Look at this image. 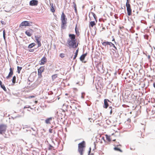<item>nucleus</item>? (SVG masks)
<instances>
[{
  "mask_svg": "<svg viewBox=\"0 0 155 155\" xmlns=\"http://www.w3.org/2000/svg\"><path fill=\"white\" fill-rule=\"evenodd\" d=\"M3 37L4 39L5 38V30H4L3 31Z\"/></svg>",
  "mask_w": 155,
  "mask_h": 155,
  "instance_id": "obj_31",
  "label": "nucleus"
},
{
  "mask_svg": "<svg viewBox=\"0 0 155 155\" xmlns=\"http://www.w3.org/2000/svg\"><path fill=\"white\" fill-rule=\"evenodd\" d=\"M101 113H100V114H96L95 117H94V118H95V119H96L98 118H99V119L100 120L101 119L102 117H101L100 116H100H101Z\"/></svg>",
  "mask_w": 155,
  "mask_h": 155,
  "instance_id": "obj_18",
  "label": "nucleus"
},
{
  "mask_svg": "<svg viewBox=\"0 0 155 155\" xmlns=\"http://www.w3.org/2000/svg\"><path fill=\"white\" fill-rule=\"evenodd\" d=\"M31 129L34 131L35 132V134H32V135H34V136H35L36 134V130L35 129H34V128H33L32 127H31Z\"/></svg>",
  "mask_w": 155,
  "mask_h": 155,
  "instance_id": "obj_33",
  "label": "nucleus"
},
{
  "mask_svg": "<svg viewBox=\"0 0 155 155\" xmlns=\"http://www.w3.org/2000/svg\"><path fill=\"white\" fill-rule=\"evenodd\" d=\"M95 25V23L94 21H91L90 22V25L92 27H93Z\"/></svg>",
  "mask_w": 155,
  "mask_h": 155,
  "instance_id": "obj_24",
  "label": "nucleus"
},
{
  "mask_svg": "<svg viewBox=\"0 0 155 155\" xmlns=\"http://www.w3.org/2000/svg\"><path fill=\"white\" fill-rule=\"evenodd\" d=\"M7 128V126L5 124H0V134L3 135L6 131Z\"/></svg>",
  "mask_w": 155,
  "mask_h": 155,
  "instance_id": "obj_3",
  "label": "nucleus"
},
{
  "mask_svg": "<svg viewBox=\"0 0 155 155\" xmlns=\"http://www.w3.org/2000/svg\"><path fill=\"white\" fill-rule=\"evenodd\" d=\"M29 107H30V106H28V105H26V106H25V107H24V109L27 108H29Z\"/></svg>",
  "mask_w": 155,
  "mask_h": 155,
  "instance_id": "obj_42",
  "label": "nucleus"
},
{
  "mask_svg": "<svg viewBox=\"0 0 155 155\" xmlns=\"http://www.w3.org/2000/svg\"><path fill=\"white\" fill-rule=\"evenodd\" d=\"M9 70L10 72L8 74L6 77L7 79H8L9 78L12 77L13 74V70L12 68L11 67H10Z\"/></svg>",
  "mask_w": 155,
  "mask_h": 155,
  "instance_id": "obj_10",
  "label": "nucleus"
},
{
  "mask_svg": "<svg viewBox=\"0 0 155 155\" xmlns=\"http://www.w3.org/2000/svg\"><path fill=\"white\" fill-rule=\"evenodd\" d=\"M35 97V96H31L30 97V98H34Z\"/></svg>",
  "mask_w": 155,
  "mask_h": 155,
  "instance_id": "obj_51",
  "label": "nucleus"
},
{
  "mask_svg": "<svg viewBox=\"0 0 155 155\" xmlns=\"http://www.w3.org/2000/svg\"><path fill=\"white\" fill-rule=\"evenodd\" d=\"M17 72L18 74H19L21 70V69L22 68V67H21L17 66Z\"/></svg>",
  "mask_w": 155,
  "mask_h": 155,
  "instance_id": "obj_23",
  "label": "nucleus"
},
{
  "mask_svg": "<svg viewBox=\"0 0 155 155\" xmlns=\"http://www.w3.org/2000/svg\"><path fill=\"white\" fill-rule=\"evenodd\" d=\"M35 45V43H32L30 44L28 46V48H31L34 47Z\"/></svg>",
  "mask_w": 155,
  "mask_h": 155,
  "instance_id": "obj_20",
  "label": "nucleus"
},
{
  "mask_svg": "<svg viewBox=\"0 0 155 155\" xmlns=\"http://www.w3.org/2000/svg\"><path fill=\"white\" fill-rule=\"evenodd\" d=\"M37 42L38 44V46L37 48L40 47L41 46V43L40 42V41H38Z\"/></svg>",
  "mask_w": 155,
  "mask_h": 155,
  "instance_id": "obj_32",
  "label": "nucleus"
},
{
  "mask_svg": "<svg viewBox=\"0 0 155 155\" xmlns=\"http://www.w3.org/2000/svg\"><path fill=\"white\" fill-rule=\"evenodd\" d=\"M74 8H77L76 5L75 4H74Z\"/></svg>",
  "mask_w": 155,
  "mask_h": 155,
  "instance_id": "obj_53",
  "label": "nucleus"
},
{
  "mask_svg": "<svg viewBox=\"0 0 155 155\" xmlns=\"http://www.w3.org/2000/svg\"><path fill=\"white\" fill-rule=\"evenodd\" d=\"M91 14L93 15V16L95 20L96 21V20H97V17H96V15L94 13V12H91Z\"/></svg>",
  "mask_w": 155,
  "mask_h": 155,
  "instance_id": "obj_30",
  "label": "nucleus"
},
{
  "mask_svg": "<svg viewBox=\"0 0 155 155\" xmlns=\"http://www.w3.org/2000/svg\"><path fill=\"white\" fill-rule=\"evenodd\" d=\"M28 51L29 52H33L34 51V49H29V50Z\"/></svg>",
  "mask_w": 155,
  "mask_h": 155,
  "instance_id": "obj_41",
  "label": "nucleus"
},
{
  "mask_svg": "<svg viewBox=\"0 0 155 155\" xmlns=\"http://www.w3.org/2000/svg\"><path fill=\"white\" fill-rule=\"evenodd\" d=\"M114 149L115 150L119 151L121 152H122V151L120 148H119L117 147H114Z\"/></svg>",
  "mask_w": 155,
  "mask_h": 155,
  "instance_id": "obj_26",
  "label": "nucleus"
},
{
  "mask_svg": "<svg viewBox=\"0 0 155 155\" xmlns=\"http://www.w3.org/2000/svg\"><path fill=\"white\" fill-rule=\"evenodd\" d=\"M114 109V108H113V109ZM112 112H113V109H111L110 110V114H111L112 113Z\"/></svg>",
  "mask_w": 155,
  "mask_h": 155,
  "instance_id": "obj_49",
  "label": "nucleus"
},
{
  "mask_svg": "<svg viewBox=\"0 0 155 155\" xmlns=\"http://www.w3.org/2000/svg\"><path fill=\"white\" fill-rule=\"evenodd\" d=\"M87 55V53H86L85 54H83L82 55L80 58V60L82 61H83L84 59V58Z\"/></svg>",
  "mask_w": 155,
  "mask_h": 155,
  "instance_id": "obj_15",
  "label": "nucleus"
},
{
  "mask_svg": "<svg viewBox=\"0 0 155 155\" xmlns=\"http://www.w3.org/2000/svg\"><path fill=\"white\" fill-rule=\"evenodd\" d=\"M51 12H55V10L54 9L53 6H51Z\"/></svg>",
  "mask_w": 155,
  "mask_h": 155,
  "instance_id": "obj_34",
  "label": "nucleus"
},
{
  "mask_svg": "<svg viewBox=\"0 0 155 155\" xmlns=\"http://www.w3.org/2000/svg\"><path fill=\"white\" fill-rule=\"evenodd\" d=\"M106 122H107V124H109V123L110 122V121L109 120H106Z\"/></svg>",
  "mask_w": 155,
  "mask_h": 155,
  "instance_id": "obj_45",
  "label": "nucleus"
},
{
  "mask_svg": "<svg viewBox=\"0 0 155 155\" xmlns=\"http://www.w3.org/2000/svg\"><path fill=\"white\" fill-rule=\"evenodd\" d=\"M74 9L75 12L76 13H77V8H74Z\"/></svg>",
  "mask_w": 155,
  "mask_h": 155,
  "instance_id": "obj_50",
  "label": "nucleus"
},
{
  "mask_svg": "<svg viewBox=\"0 0 155 155\" xmlns=\"http://www.w3.org/2000/svg\"><path fill=\"white\" fill-rule=\"evenodd\" d=\"M29 82H28V84H29V85H30V81L29 80Z\"/></svg>",
  "mask_w": 155,
  "mask_h": 155,
  "instance_id": "obj_55",
  "label": "nucleus"
},
{
  "mask_svg": "<svg viewBox=\"0 0 155 155\" xmlns=\"http://www.w3.org/2000/svg\"><path fill=\"white\" fill-rule=\"evenodd\" d=\"M32 30H27L25 31V34L28 36L30 37L32 35Z\"/></svg>",
  "mask_w": 155,
  "mask_h": 155,
  "instance_id": "obj_14",
  "label": "nucleus"
},
{
  "mask_svg": "<svg viewBox=\"0 0 155 155\" xmlns=\"http://www.w3.org/2000/svg\"><path fill=\"white\" fill-rule=\"evenodd\" d=\"M57 113L58 114V116H59V114H61L59 112H57Z\"/></svg>",
  "mask_w": 155,
  "mask_h": 155,
  "instance_id": "obj_52",
  "label": "nucleus"
},
{
  "mask_svg": "<svg viewBox=\"0 0 155 155\" xmlns=\"http://www.w3.org/2000/svg\"><path fill=\"white\" fill-rule=\"evenodd\" d=\"M60 56L61 58H63L64 57V54L61 53L60 54Z\"/></svg>",
  "mask_w": 155,
  "mask_h": 155,
  "instance_id": "obj_36",
  "label": "nucleus"
},
{
  "mask_svg": "<svg viewBox=\"0 0 155 155\" xmlns=\"http://www.w3.org/2000/svg\"><path fill=\"white\" fill-rule=\"evenodd\" d=\"M38 85V83L37 82H35L33 84H32L31 85L30 87H32L33 88H34L37 87Z\"/></svg>",
  "mask_w": 155,
  "mask_h": 155,
  "instance_id": "obj_17",
  "label": "nucleus"
},
{
  "mask_svg": "<svg viewBox=\"0 0 155 155\" xmlns=\"http://www.w3.org/2000/svg\"><path fill=\"white\" fill-rule=\"evenodd\" d=\"M91 147H90L89 148V151H88L89 153H90L91 151Z\"/></svg>",
  "mask_w": 155,
  "mask_h": 155,
  "instance_id": "obj_47",
  "label": "nucleus"
},
{
  "mask_svg": "<svg viewBox=\"0 0 155 155\" xmlns=\"http://www.w3.org/2000/svg\"><path fill=\"white\" fill-rule=\"evenodd\" d=\"M58 76L57 74H54L52 76V79L53 81L54 80L57 78Z\"/></svg>",
  "mask_w": 155,
  "mask_h": 155,
  "instance_id": "obj_25",
  "label": "nucleus"
},
{
  "mask_svg": "<svg viewBox=\"0 0 155 155\" xmlns=\"http://www.w3.org/2000/svg\"><path fill=\"white\" fill-rule=\"evenodd\" d=\"M32 22L27 21H22L20 25V26H30L32 25Z\"/></svg>",
  "mask_w": 155,
  "mask_h": 155,
  "instance_id": "obj_5",
  "label": "nucleus"
},
{
  "mask_svg": "<svg viewBox=\"0 0 155 155\" xmlns=\"http://www.w3.org/2000/svg\"><path fill=\"white\" fill-rule=\"evenodd\" d=\"M81 77L82 78V80H81V82L79 81L78 83H77V84H79L81 86L84 83V80L85 78V76L84 75L82 74Z\"/></svg>",
  "mask_w": 155,
  "mask_h": 155,
  "instance_id": "obj_13",
  "label": "nucleus"
},
{
  "mask_svg": "<svg viewBox=\"0 0 155 155\" xmlns=\"http://www.w3.org/2000/svg\"><path fill=\"white\" fill-rule=\"evenodd\" d=\"M38 78H41L42 77L41 73H38Z\"/></svg>",
  "mask_w": 155,
  "mask_h": 155,
  "instance_id": "obj_40",
  "label": "nucleus"
},
{
  "mask_svg": "<svg viewBox=\"0 0 155 155\" xmlns=\"http://www.w3.org/2000/svg\"><path fill=\"white\" fill-rule=\"evenodd\" d=\"M41 36L39 35H37L35 36V40L37 42H38V41H40V40H39V39L40 38V37H41Z\"/></svg>",
  "mask_w": 155,
  "mask_h": 155,
  "instance_id": "obj_27",
  "label": "nucleus"
},
{
  "mask_svg": "<svg viewBox=\"0 0 155 155\" xmlns=\"http://www.w3.org/2000/svg\"><path fill=\"white\" fill-rule=\"evenodd\" d=\"M106 136L107 140L109 142L110 141L111 139H110V137L107 134L106 135Z\"/></svg>",
  "mask_w": 155,
  "mask_h": 155,
  "instance_id": "obj_29",
  "label": "nucleus"
},
{
  "mask_svg": "<svg viewBox=\"0 0 155 155\" xmlns=\"http://www.w3.org/2000/svg\"><path fill=\"white\" fill-rule=\"evenodd\" d=\"M153 86L155 88V83H154L153 84Z\"/></svg>",
  "mask_w": 155,
  "mask_h": 155,
  "instance_id": "obj_57",
  "label": "nucleus"
},
{
  "mask_svg": "<svg viewBox=\"0 0 155 155\" xmlns=\"http://www.w3.org/2000/svg\"><path fill=\"white\" fill-rule=\"evenodd\" d=\"M67 22H61V28L62 29H66L67 26Z\"/></svg>",
  "mask_w": 155,
  "mask_h": 155,
  "instance_id": "obj_12",
  "label": "nucleus"
},
{
  "mask_svg": "<svg viewBox=\"0 0 155 155\" xmlns=\"http://www.w3.org/2000/svg\"><path fill=\"white\" fill-rule=\"evenodd\" d=\"M102 139H103V140H104V141H105V140H104V137H102Z\"/></svg>",
  "mask_w": 155,
  "mask_h": 155,
  "instance_id": "obj_58",
  "label": "nucleus"
},
{
  "mask_svg": "<svg viewBox=\"0 0 155 155\" xmlns=\"http://www.w3.org/2000/svg\"><path fill=\"white\" fill-rule=\"evenodd\" d=\"M73 101L71 100V103H74V102Z\"/></svg>",
  "mask_w": 155,
  "mask_h": 155,
  "instance_id": "obj_61",
  "label": "nucleus"
},
{
  "mask_svg": "<svg viewBox=\"0 0 155 155\" xmlns=\"http://www.w3.org/2000/svg\"><path fill=\"white\" fill-rule=\"evenodd\" d=\"M53 147L52 146H51V144H49V146L48 148V150H51L52 149V148H53Z\"/></svg>",
  "mask_w": 155,
  "mask_h": 155,
  "instance_id": "obj_37",
  "label": "nucleus"
},
{
  "mask_svg": "<svg viewBox=\"0 0 155 155\" xmlns=\"http://www.w3.org/2000/svg\"><path fill=\"white\" fill-rule=\"evenodd\" d=\"M45 69L44 67L43 66L41 67L38 69V73H42L44 71Z\"/></svg>",
  "mask_w": 155,
  "mask_h": 155,
  "instance_id": "obj_16",
  "label": "nucleus"
},
{
  "mask_svg": "<svg viewBox=\"0 0 155 155\" xmlns=\"http://www.w3.org/2000/svg\"><path fill=\"white\" fill-rule=\"evenodd\" d=\"M61 22H67V18L63 12L61 14Z\"/></svg>",
  "mask_w": 155,
  "mask_h": 155,
  "instance_id": "obj_8",
  "label": "nucleus"
},
{
  "mask_svg": "<svg viewBox=\"0 0 155 155\" xmlns=\"http://www.w3.org/2000/svg\"><path fill=\"white\" fill-rule=\"evenodd\" d=\"M86 103L87 104V105L88 106H90L91 105V103L90 102H88V103L87 102H86Z\"/></svg>",
  "mask_w": 155,
  "mask_h": 155,
  "instance_id": "obj_43",
  "label": "nucleus"
},
{
  "mask_svg": "<svg viewBox=\"0 0 155 155\" xmlns=\"http://www.w3.org/2000/svg\"><path fill=\"white\" fill-rule=\"evenodd\" d=\"M1 24L3 25H5L6 24V22L5 21H3L2 20H1Z\"/></svg>",
  "mask_w": 155,
  "mask_h": 155,
  "instance_id": "obj_39",
  "label": "nucleus"
},
{
  "mask_svg": "<svg viewBox=\"0 0 155 155\" xmlns=\"http://www.w3.org/2000/svg\"><path fill=\"white\" fill-rule=\"evenodd\" d=\"M52 119V117H50L46 119L45 120V122L47 124H49L50 123V121Z\"/></svg>",
  "mask_w": 155,
  "mask_h": 155,
  "instance_id": "obj_19",
  "label": "nucleus"
},
{
  "mask_svg": "<svg viewBox=\"0 0 155 155\" xmlns=\"http://www.w3.org/2000/svg\"><path fill=\"white\" fill-rule=\"evenodd\" d=\"M78 51H79V48H78V49L76 50V51L75 53V54H74V57L73 58V59L74 60V59H75L77 57V56L78 55Z\"/></svg>",
  "mask_w": 155,
  "mask_h": 155,
  "instance_id": "obj_21",
  "label": "nucleus"
},
{
  "mask_svg": "<svg viewBox=\"0 0 155 155\" xmlns=\"http://www.w3.org/2000/svg\"><path fill=\"white\" fill-rule=\"evenodd\" d=\"M49 132L51 133H52L53 132V130L52 129H49Z\"/></svg>",
  "mask_w": 155,
  "mask_h": 155,
  "instance_id": "obj_44",
  "label": "nucleus"
},
{
  "mask_svg": "<svg viewBox=\"0 0 155 155\" xmlns=\"http://www.w3.org/2000/svg\"><path fill=\"white\" fill-rule=\"evenodd\" d=\"M114 42L115 44H117V42L115 41H114Z\"/></svg>",
  "mask_w": 155,
  "mask_h": 155,
  "instance_id": "obj_63",
  "label": "nucleus"
},
{
  "mask_svg": "<svg viewBox=\"0 0 155 155\" xmlns=\"http://www.w3.org/2000/svg\"><path fill=\"white\" fill-rule=\"evenodd\" d=\"M114 17L116 18H118V17H117L115 15H114Z\"/></svg>",
  "mask_w": 155,
  "mask_h": 155,
  "instance_id": "obj_59",
  "label": "nucleus"
},
{
  "mask_svg": "<svg viewBox=\"0 0 155 155\" xmlns=\"http://www.w3.org/2000/svg\"><path fill=\"white\" fill-rule=\"evenodd\" d=\"M96 114V113H95V114H93V117H95V114Z\"/></svg>",
  "mask_w": 155,
  "mask_h": 155,
  "instance_id": "obj_56",
  "label": "nucleus"
},
{
  "mask_svg": "<svg viewBox=\"0 0 155 155\" xmlns=\"http://www.w3.org/2000/svg\"><path fill=\"white\" fill-rule=\"evenodd\" d=\"M109 108H110V109H112V107H111V106L110 107H109Z\"/></svg>",
  "mask_w": 155,
  "mask_h": 155,
  "instance_id": "obj_62",
  "label": "nucleus"
},
{
  "mask_svg": "<svg viewBox=\"0 0 155 155\" xmlns=\"http://www.w3.org/2000/svg\"><path fill=\"white\" fill-rule=\"evenodd\" d=\"M153 106L154 107H155V104H154V105H153Z\"/></svg>",
  "mask_w": 155,
  "mask_h": 155,
  "instance_id": "obj_64",
  "label": "nucleus"
},
{
  "mask_svg": "<svg viewBox=\"0 0 155 155\" xmlns=\"http://www.w3.org/2000/svg\"><path fill=\"white\" fill-rule=\"evenodd\" d=\"M112 41H115V39H114V38H113V39H112Z\"/></svg>",
  "mask_w": 155,
  "mask_h": 155,
  "instance_id": "obj_60",
  "label": "nucleus"
},
{
  "mask_svg": "<svg viewBox=\"0 0 155 155\" xmlns=\"http://www.w3.org/2000/svg\"><path fill=\"white\" fill-rule=\"evenodd\" d=\"M1 87L5 91H6V89L5 85L4 84H2L0 85Z\"/></svg>",
  "mask_w": 155,
  "mask_h": 155,
  "instance_id": "obj_28",
  "label": "nucleus"
},
{
  "mask_svg": "<svg viewBox=\"0 0 155 155\" xmlns=\"http://www.w3.org/2000/svg\"><path fill=\"white\" fill-rule=\"evenodd\" d=\"M75 32L76 33V34H77V35H79V32H78V31H77V27H76H76H75Z\"/></svg>",
  "mask_w": 155,
  "mask_h": 155,
  "instance_id": "obj_38",
  "label": "nucleus"
},
{
  "mask_svg": "<svg viewBox=\"0 0 155 155\" xmlns=\"http://www.w3.org/2000/svg\"><path fill=\"white\" fill-rule=\"evenodd\" d=\"M126 5L127 7V15L129 16H130L132 15V10L130 5L129 3V2H127L126 3Z\"/></svg>",
  "mask_w": 155,
  "mask_h": 155,
  "instance_id": "obj_4",
  "label": "nucleus"
},
{
  "mask_svg": "<svg viewBox=\"0 0 155 155\" xmlns=\"http://www.w3.org/2000/svg\"><path fill=\"white\" fill-rule=\"evenodd\" d=\"M85 93L84 92H82L81 93V98H84V96L85 95Z\"/></svg>",
  "mask_w": 155,
  "mask_h": 155,
  "instance_id": "obj_35",
  "label": "nucleus"
},
{
  "mask_svg": "<svg viewBox=\"0 0 155 155\" xmlns=\"http://www.w3.org/2000/svg\"><path fill=\"white\" fill-rule=\"evenodd\" d=\"M112 46H113L114 48L116 49V50H117V48L115 47V45H114V44H113V45H112Z\"/></svg>",
  "mask_w": 155,
  "mask_h": 155,
  "instance_id": "obj_46",
  "label": "nucleus"
},
{
  "mask_svg": "<svg viewBox=\"0 0 155 155\" xmlns=\"http://www.w3.org/2000/svg\"><path fill=\"white\" fill-rule=\"evenodd\" d=\"M146 56H147V54H146ZM147 57H148V59L149 60H150V55H148L147 56Z\"/></svg>",
  "mask_w": 155,
  "mask_h": 155,
  "instance_id": "obj_48",
  "label": "nucleus"
},
{
  "mask_svg": "<svg viewBox=\"0 0 155 155\" xmlns=\"http://www.w3.org/2000/svg\"><path fill=\"white\" fill-rule=\"evenodd\" d=\"M16 76H14L12 78V82L13 84H15L16 82Z\"/></svg>",
  "mask_w": 155,
  "mask_h": 155,
  "instance_id": "obj_22",
  "label": "nucleus"
},
{
  "mask_svg": "<svg viewBox=\"0 0 155 155\" xmlns=\"http://www.w3.org/2000/svg\"><path fill=\"white\" fill-rule=\"evenodd\" d=\"M86 143L84 141H82L78 144V150L80 155H83Z\"/></svg>",
  "mask_w": 155,
  "mask_h": 155,
  "instance_id": "obj_2",
  "label": "nucleus"
},
{
  "mask_svg": "<svg viewBox=\"0 0 155 155\" xmlns=\"http://www.w3.org/2000/svg\"><path fill=\"white\" fill-rule=\"evenodd\" d=\"M109 102L110 103H111V102L107 99H104L103 107L105 108H107L109 106Z\"/></svg>",
  "mask_w": 155,
  "mask_h": 155,
  "instance_id": "obj_6",
  "label": "nucleus"
},
{
  "mask_svg": "<svg viewBox=\"0 0 155 155\" xmlns=\"http://www.w3.org/2000/svg\"><path fill=\"white\" fill-rule=\"evenodd\" d=\"M102 45L105 46L106 45H109L110 47H112V45H113V44L112 42L108 41H104L102 43Z\"/></svg>",
  "mask_w": 155,
  "mask_h": 155,
  "instance_id": "obj_9",
  "label": "nucleus"
},
{
  "mask_svg": "<svg viewBox=\"0 0 155 155\" xmlns=\"http://www.w3.org/2000/svg\"><path fill=\"white\" fill-rule=\"evenodd\" d=\"M38 2L37 0H31L29 2L30 6H36L38 4Z\"/></svg>",
  "mask_w": 155,
  "mask_h": 155,
  "instance_id": "obj_7",
  "label": "nucleus"
},
{
  "mask_svg": "<svg viewBox=\"0 0 155 155\" xmlns=\"http://www.w3.org/2000/svg\"><path fill=\"white\" fill-rule=\"evenodd\" d=\"M2 82L0 80V85H2Z\"/></svg>",
  "mask_w": 155,
  "mask_h": 155,
  "instance_id": "obj_54",
  "label": "nucleus"
},
{
  "mask_svg": "<svg viewBox=\"0 0 155 155\" xmlns=\"http://www.w3.org/2000/svg\"><path fill=\"white\" fill-rule=\"evenodd\" d=\"M47 59L45 56L43 57L41 60V63H40V65L44 64L45 63L47 62Z\"/></svg>",
  "mask_w": 155,
  "mask_h": 155,
  "instance_id": "obj_11",
  "label": "nucleus"
},
{
  "mask_svg": "<svg viewBox=\"0 0 155 155\" xmlns=\"http://www.w3.org/2000/svg\"><path fill=\"white\" fill-rule=\"evenodd\" d=\"M69 38L68 39L67 43L68 46L70 48H75L78 46V43H77L75 35L73 34L69 35Z\"/></svg>",
  "mask_w": 155,
  "mask_h": 155,
  "instance_id": "obj_1",
  "label": "nucleus"
}]
</instances>
